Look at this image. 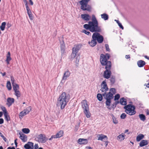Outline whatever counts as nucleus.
I'll return each mask as SVG.
<instances>
[{"mask_svg": "<svg viewBox=\"0 0 149 149\" xmlns=\"http://www.w3.org/2000/svg\"><path fill=\"white\" fill-rule=\"evenodd\" d=\"M84 27L92 32H100L101 31L100 27L98 26V22L94 15H92V21H89L88 24L84 25Z\"/></svg>", "mask_w": 149, "mask_h": 149, "instance_id": "f257e3e1", "label": "nucleus"}, {"mask_svg": "<svg viewBox=\"0 0 149 149\" xmlns=\"http://www.w3.org/2000/svg\"><path fill=\"white\" fill-rule=\"evenodd\" d=\"M70 96L65 92L63 93L57 99L56 105L60 107L61 109H63L70 100Z\"/></svg>", "mask_w": 149, "mask_h": 149, "instance_id": "f03ea898", "label": "nucleus"}, {"mask_svg": "<svg viewBox=\"0 0 149 149\" xmlns=\"http://www.w3.org/2000/svg\"><path fill=\"white\" fill-rule=\"evenodd\" d=\"M125 110V112L127 114L130 116H132L134 115L136 113L135 111V107L134 106L129 104L124 107Z\"/></svg>", "mask_w": 149, "mask_h": 149, "instance_id": "7ed1b4c3", "label": "nucleus"}, {"mask_svg": "<svg viewBox=\"0 0 149 149\" xmlns=\"http://www.w3.org/2000/svg\"><path fill=\"white\" fill-rule=\"evenodd\" d=\"M90 0H81L80 1L81 5V8L83 10H87L90 11L91 10V7L87 4Z\"/></svg>", "mask_w": 149, "mask_h": 149, "instance_id": "20e7f679", "label": "nucleus"}, {"mask_svg": "<svg viewBox=\"0 0 149 149\" xmlns=\"http://www.w3.org/2000/svg\"><path fill=\"white\" fill-rule=\"evenodd\" d=\"M35 139L36 141L41 143H45L48 140L45 135L42 134L36 135Z\"/></svg>", "mask_w": 149, "mask_h": 149, "instance_id": "39448f33", "label": "nucleus"}, {"mask_svg": "<svg viewBox=\"0 0 149 149\" xmlns=\"http://www.w3.org/2000/svg\"><path fill=\"white\" fill-rule=\"evenodd\" d=\"M111 67V62H108L107 63V66H106L105 67L106 70L104 72L103 77L104 78L108 79L110 77L111 74V72L110 70Z\"/></svg>", "mask_w": 149, "mask_h": 149, "instance_id": "423d86ee", "label": "nucleus"}, {"mask_svg": "<svg viewBox=\"0 0 149 149\" xmlns=\"http://www.w3.org/2000/svg\"><path fill=\"white\" fill-rule=\"evenodd\" d=\"M109 58V55L108 54H106V55L103 54H101L100 56V61L102 65L107 66V63L108 62H111L110 61H107V59Z\"/></svg>", "mask_w": 149, "mask_h": 149, "instance_id": "0eeeda50", "label": "nucleus"}, {"mask_svg": "<svg viewBox=\"0 0 149 149\" xmlns=\"http://www.w3.org/2000/svg\"><path fill=\"white\" fill-rule=\"evenodd\" d=\"M92 39H95V40H97L99 43H102L103 41V38L98 33H94L92 36Z\"/></svg>", "mask_w": 149, "mask_h": 149, "instance_id": "6e6552de", "label": "nucleus"}, {"mask_svg": "<svg viewBox=\"0 0 149 149\" xmlns=\"http://www.w3.org/2000/svg\"><path fill=\"white\" fill-rule=\"evenodd\" d=\"M102 88L100 90L102 92L106 93L108 90V88L107 87V85L105 81H104L102 84Z\"/></svg>", "mask_w": 149, "mask_h": 149, "instance_id": "1a4fd4ad", "label": "nucleus"}, {"mask_svg": "<svg viewBox=\"0 0 149 149\" xmlns=\"http://www.w3.org/2000/svg\"><path fill=\"white\" fill-rule=\"evenodd\" d=\"M102 95L104 97V98L106 100H111L113 98V94L109 92L107 94H106V93H104L102 94Z\"/></svg>", "mask_w": 149, "mask_h": 149, "instance_id": "9d476101", "label": "nucleus"}, {"mask_svg": "<svg viewBox=\"0 0 149 149\" xmlns=\"http://www.w3.org/2000/svg\"><path fill=\"white\" fill-rule=\"evenodd\" d=\"M70 74V73L69 71L68 70H67L64 74L61 82L62 83H64L65 81L69 77Z\"/></svg>", "mask_w": 149, "mask_h": 149, "instance_id": "9b49d317", "label": "nucleus"}, {"mask_svg": "<svg viewBox=\"0 0 149 149\" xmlns=\"http://www.w3.org/2000/svg\"><path fill=\"white\" fill-rule=\"evenodd\" d=\"M97 140L101 141H104V140L106 139V141L107 140L108 138L107 136L103 134H98L97 135Z\"/></svg>", "mask_w": 149, "mask_h": 149, "instance_id": "f8f14e48", "label": "nucleus"}, {"mask_svg": "<svg viewBox=\"0 0 149 149\" xmlns=\"http://www.w3.org/2000/svg\"><path fill=\"white\" fill-rule=\"evenodd\" d=\"M24 147L26 149H33V143L29 142L24 145Z\"/></svg>", "mask_w": 149, "mask_h": 149, "instance_id": "ddd939ff", "label": "nucleus"}, {"mask_svg": "<svg viewBox=\"0 0 149 149\" xmlns=\"http://www.w3.org/2000/svg\"><path fill=\"white\" fill-rule=\"evenodd\" d=\"M82 107L85 110L89 109L88 105L87 104V101L86 100H84L81 102Z\"/></svg>", "mask_w": 149, "mask_h": 149, "instance_id": "4468645a", "label": "nucleus"}, {"mask_svg": "<svg viewBox=\"0 0 149 149\" xmlns=\"http://www.w3.org/2000/svg\"><path fill=\"white\" fill-rule=\"evenodd\" d=\"M88 141L87 139H79L78 141V143L79 144H85L88 143Z\"/></svg>", "mask_w": 149, "mask_h": 149, "instance_id": "2eb2a0df", "label": "nucleus"}, {"mask_svg": "<svg viewBox=\"0 0 149 149\" xmlns=\"http://www.w3.org/2000/svg\"><path fill=\"white\" fill-rule=\"evenodd\" d=\"M14 98L11 97H8L7 100V104L9 106H11L14 102Z\"/></svg>", "mask_w": 149, "mask_h": 149, "instance_id": "dca6fc26", "label": "nucleus"}, {"mask_svg": "<svg viewBox=\"0 0 149 149\" xmlns=\"http://www.w3.org/2000/svg\"><path fill=\"white\" fill-rule=\"evenodd\" d=\"M19 134L20 135L19 138L23 141L24 142L27 141V137L26 135L23 134H21L20 133H19Z\"/></svg>", "mask_w": 149, "mask_h": 149, "instance_id": "f3484780", "label": "nucleus"}, {"mask_svg": "<svg viewBox=\"0 0 149 149\" xmlns=\"http://www.w3.org/2000/svg\"><path fill=\"white\" fill-rule=\"evenodd\" d=\"M125 136V134L122 133L117 136V140L119 141H122L124 139Z\"/></svg>", "mask_w": 149, "mask_h": 149, "instance_id": "a211bd4d", "label": "nucleus"}, {"mask_svg": "<svg viewBox=\"0 0 149 149\" xmlns=\"http://www.w3.org/2000/svg\"><path fill=\"white\" fill-rule=\"evenodd\" d=\"M81 18L86 21L89 20L91 18V17L88 14H85L81 15Z\"/></svg>", "mask_w": 149, "mask_h": 149, "instance_id": "6ab92c4d", "label": "nucleus"}, {"mask_svg": "<svg viewBox=\"0 0 149 149\" xmlns=\"http://www.w3.org/2000/svg\"><path fill=\"white\" fill-rule=\"evenodd\" d=\"M64 132L63 130H60L58 132L56 135H54L56 138H59L63 136Z\"/></svg>", "mask_w": 149, "mask_h": 149, "instance_id": "aec40b11", "label": "nucleus"}, {"mask_svg": "<svg viewBox=\"0 0 149 149\" xmlns=\"http://www.w3.org/2000/svg\"><path fill=\"white\" fill-rule=\"evenodd\" d=\"M79 49L80 47L79 45H75L73 48L72 52L77 54L78 52Z\"/></svg>", "mask_w": 149, "mask_h": 149, "instance_id": "412c9836", "label": "nucleus"}, {"mask_svg": "<svg viewBox=\"0 0 149 149\" xmlns=\"http://www.w3.org/2000/svg\"><path fill=\"white\" fill-rule=\"evenodd\" d=\"M148 143V141L146 140H142L139 143V146L140 147H142L147 145Z\"/></svg>", "mask_w": 149, "mask_h": 149, "instance_id": "4be33fe9", "label": "nucleus"}, {"mask_svg": "<svg viewBox=\"0 0 149 149\" xmlns=\"http://www.w3.org/2000/svg\"><path fill=\"white\" fill-rule=\"evenodd\" d=\"M11 60L10 57V52H8L6 55V61L8 64H9L10 61Z\"/></svg>", "mask_w": 149, "mask_h": 149, "instance_id": "5701e85b", "label": "nucleus"}, {"mask_svg": "<svg viewBox=\"0 0 149 149\" xmlns=\"http://www.w3.org/2000/svg\"><path fill=\"white\" fill-rule=\"evenodd\" d=\"M137 63L138 66L139 67H142L145 64V61L141 60L138 61Z\"/></svg>", "mask_w": 149, "mask_h": 149, "instance_id": "b1692460", "label": "nucleus"}, {"mask_svg": "<svg viewBox=\"0 0 149 149\" xmlns=\"http://www.w3.org/2000/svg\"><path fill=\"white\" fill-rule=\"evenodd\" d=\"M88 43L91 47H93L95 45L97 42L95 39H93V40L91 42H89Z\"/></svg>", "mask_w": 149, "mask_h": 149, "instance_id": "393cba45", "label": "nucleus"}, {"mask_svg": "<svg viewBox=\"0 0 149 149\" xmlns=\"http://www.w3.org/2000/svg\"><path fill=\"white\" fill-rule=\"evenodd\" d=\"M144 136L142 134H140L136 137V140L137 141H139L144 138Z\"/></svg>", "mask_w": 149, "mask_h": 149, "instance_id": "a878e982", "label": "nucleus"}, {"mask_svg": "<svg viewBox=\"0 0 149 149\" xmlns=\"http://www.w3.org/2000/svg\"><path fill=\"white\" fill-rule=\"evenodd\" d=\"M101 16L102 18L104 19V20H107L109 18L108 15L106 13H104L102 14H101Z\"/></svg>", "mask_w": 149, "mask_h": 149, "instance_id": "bb28decb", "label": "nucleus"}, {"mask_svg": "<svg viewBox=\"0 0 149 149\" xmlns=\"http://www.w3.org/2000/svg\"><path fill=\"white\" fill-rule=\"evenodd\" d=\"M61 51L62 54H63L65 52V45L63 42L61 45Z\"/></svg>", "mask_w": 149, "mask_h": 149, "instance_id": "cd10ccee", "label": "nucleus"}, {"mask_svg": "<svg viewBox=\"0 0 149 149\" xmlns=\"http://www.w3.org/2000/svg\"><path fill=\"white\" fill-rule=\"evenodd\" d=\"M84 112L86 117L87 118H89L90 117L91 114L89 111V109H86V110H84Z\"/></svg>", "mask_w": 149, "mask_h": 149, "instance_id": "c85d7f7f", "label": "nucleus"}, {"mask_svg": "<svg viewBox=\"0 0 149 149\" xmlns=\"http://www.w3.org/2000/svg\"><path fill=\"white\" fill-rule=\"evenodd\" d=\"M26 114H27L26 112L23 110L20 113L19 115V118L20 119H21Z\"/></svg>", "mask_w": 149, "mask_h": 149, "instance_id": "c756f323", "label": "nucleus"}, {"mask_svg": "<svg viewBox=\"0 0 149 149\" xmlns=\"http://www.w3.org/2000/svg\"><path fill=\"white\" fill-rule=\"evenodd\" d=\"M120 103L123 105H125L127 104L126 100L123 97L121 98L120 100Z\"/></svg>", "mask_w": 149, "mask_h": 149, "instance_id": "7c9ffc66", "label": "nucleus"}, {"mask_svg": "<svg viewBox=\"0 0 149 149\" xmlns=\"http://www.w3.org/2000/svg\"><path fill=\"white\" fill-rule=\"evenodd\" d=\"M13 86L14 91L19 90V85L17 84H13Z\"/></svg>", "mask_w": 149, "mask_h": 149, "instance_id": "2f4dec72", "label": "nucleus"}, {"mask_svg": "<svg viewBox=\"0 0 149 149\" xmlns=\"http://www.w3.org/2000/svg\"><path fill=\"white\" fill-rule=\"evenodd\" d=\"M139 117L140 120L143 121H144L146 120V117L143 114H140L139 115Z\"/></svg>", "mask_w": 149, "mask_h": 149, "instance_id": "473e14b6", "label": "nucleus"}, {"mask_svg": "<svg viewBox=\"0 0 149 149\" xmlns=\"http://www.w3.org/2000/svg\"><path fill=\"white\" fill-rule=\"evenodd\" d=\"M31 106H29L26 109L24 110V111L27 114L31 111Z\"/></svg>", "mask_w": 149, "mask_h": 149, "instance_id": "72a5a7b5", "label": "nucleus"}, {"mask_svg": "<svg viewBox=\"0 0 149 149\" xmlns=\"http://www.w3.org/2000/svg\"><path fill=\"white\" fill-rule=\"evenodd\" d=\"M22 132L24 133L27 134L30 132V130L28 128H24L22 129Z\"/></svg>", "mask_w": 149, "mask_h": 149, "instance_id": "f704fd0d", "label": "nucleus"}, {"mask_svg": "<svg viewBox=\"0 0 149 149\" xmlns=\"http://www.w3.org/2000/svg\"><path fill=\"white\" fill-rule=\"evenodd\" d=\"M107 100L106 102V105L107 106H108V107H107V108L109 109H111V108L109 107V106H110V105L111 100Z\"/></svg>", "mask_w": 149, "mask_h": 149, "instance_id": "c9c22d12", "label": "nucleus"}, {"mask_svg": "<svg viewBox=\"0 0 149 149\" xmlns=\"http://www.w3.org/2000/svg\"><path fill=\"white\" fill-rule=\"evenodd\" d=\"M6 25V23L5 22H3L2 23L0 27V29L2 31L4 30L5 26Z\"/></svg>", "mask_w": 149, "mask_h": 149, "instance_id": "e433bc0d", "label": "nucleus"}, {"mask_svg": "<svg viewBox=\"0 0 149 149\" xmlns=\"http://www.w3.org/2000/svg\"><path fill=\"white\" fill-rule=\"evenodd\" d=\"M15 94L17 97H19L21 96V93L19 90L15 91Z\"/></svg>", "mask_w": 149, "mask_h": 149, "instance_id": "4c0bfd02", "label": "nucleus"}, {"mask_svg": "<svg viewBox=\"0 0 149 149\" xmlns=\"http://www.w3.org/2000/svg\"><path fill=\"white\" fill-rule=\"evenodd\" d=\"M77 56V54L75 53H74L73 52H72V53L71 54L70 58L71 60H73L76 56Z\"/></svg>", "mask_w": 149, "mask_h": 149, "instance_id": "58836bf2", "label": "nucleus"}, {"mask_svg": "<svg viewBox=\"0 0 149 149\" xmlns=\"http://www.w3.org/2000/svg\"><path fill=\"white\" fill-rule=\"evenodd\" d=\"M6 87L9 90H10L11 89V83L10 81H8L7 83Z\"/></svg>", "mask_w": 149, "mask_h": 149, "instance_id": "ea45409f", "label": "nucleus"}, {"mask_svg": "<svg viewBox=\"0 0 149 149\" xmlns=\"http://www.w3.org/2000/svg\"><path fill=\"white\" fill-rule=\"evenodd\" d=\"M97 99L100 101H101L102 99V96L100 94L98 93L97 94Z\"/></svg>", "mask_w": 149, "mask_h": 149, "instance_id": "a19ab883", "label": "nucleus"}, {"mask_svg": "<svg viewBox=\"0 0 149 149\" xmlns=\"http://www.w3.org/2000/svg\"><path fill=\"white\" fill-rule=\"evenodd\" d=\"M4 115L5 119H6L7 121L10 120V117L8 116L7 112H6V111L5 112V113H4Z\"/></svg>", "mask_w": 149, "mask_h": 149, "instance_id": "79ce46f5", "label": "nucleus"}, {"mask_svg": "<svg viewBox=\"0 0 149 149\" xmlns=\"http://www.w3.org/2000/svg\"><path fill=\"white\" fill-rule=\"evenodd\" d=\"M112 119L113 120V122L114 124H117L118 123V121L114 116H113Z\"/></svg>", "mask_w": 149, "mask_h": 149, "instance_id": "37998d69", "label": "nucleus"}, {"mask_svg": "<svg viewBox=\"0 0 149 149\" xmlns=\"http://www.w3.org/2000/svg\"><path fill=\"white\" fill-rule=\"evenodd\" d=\"M110 92L113 95L116 93V90L114 88H111L110 89Z\"/></svg>", "mask_w": 149, "mask_h": 149, "instance_id": "c03bdc74", "label": "nucleus"}, {"mask_svg": "<svg viewBox=\"0 0 149 149\" xmlns=\"http://www.w3.org/2000/svg\"><path fill=\"white\" fill-rule=\"evenodd\" d=\"M25 6H26V10L27 11V13H29L30 12H31V11L30 10L29 7L27 3H26L25 4Z\"/></svg>", "mask_w": 149, "mask_h": 149, "instance_id": "a18cd8bd", "label": "nucleus"}, {"mask_svg": "<svg viewBox=\"0 0 149 149\" xmlns=\"http://www.w3.org/2000/svg\"><path fill=\"white\" fill-rule=\"evenodd\" d=\"M120 97V95L118 94H117L114 97V100H118Z\"/></svg>", "mask_w": 149, "mask_h": 149, "instance_id": "49530a36", "label": "nucleus"}, {"mask_svg": "<svg viewBox=\"0 0 149 149\" xmlns=\"http://www.w3.org/2000/svg\"><path fill=\"white\" fill-rule=\"evenodd\" d=\"M27 13L29 15V17L30 19L32 20L33 19V16H32V14L31 12H30L29 13Z\"/></svg>", "mask_w": 149, "mask_h": 149, "instance_id": "de8ad7c7", "label": "nucleus"}, {"mask_svg": "<svg viewBox=\"0 0 149 149\" xmlns=\"http://www.w3.org/2000/svg\"><path fill=\"white\" fill-rule=\"evenodd\" d=\"M126 116V114L125 113H123L120 116V118L121 119H125Z\"/></svg>", "mask_w": 149, "mask_h": 149, "instance_id": "09e8293b", "label": "nucleus"}, {"mask_svg": "<svg viewBox=\"0 0 149 149\" xmlns=\"http://www.w3.org/2000/svg\"><path fill=\"white\" fill-rule=\"evenodd\" d=\"M82 32L87 35H89L90 33V32L88 31L85 30H82Z\"/></svg>", "mask_w": 149, "mask_h": 149, "instance_id": "8fccbe9b", "label": "nucleus"}, {"mask_svg": "<svg viewBox=\"0 0 149 149\" xmlns=\"http://www.w3.org/2000/svg\"><path fill=\"white\" fill-rule=\"evenodd\" d=\"M79 59L80 58L79 57H78V56H77L76 58L75 63L78 64L79 61Z\"/></svg>", "mask_w": 149, "mask_h": 149, "instance_id": "3c124183", "label": "nucleus"}, {"mask_svg": "<svg viewBox=\"0 0 149 149\" xmlns=\"http://www.w3.org/2000/svg\"><path fill=\"white\" fill-rule=\"evenodd\" d=\"M11 81L12 83V85H13V84H15L16 83H15V80L14 79V78L13 76L11 77Z\"/></svg>", "mask_w": 149, "mask_h": 149, "instance_id": "603ef678", "label": "nucleus"}, {"mask_svg": "<svg viewBox=\"0 0 149 149\" xmlns=\"http://www.w3.org/2000/svg\"><path fill=\"white\" fill-rule=\"evenodd\" d=\"M105 46L107 51H109L110 49L109 48V45L108 44H106L105 45Z\"/></svg>", "mask_w": 149, "mask_h": 149, "instance_id": "864d4df0", "label": "nucleus"}, {"mask_svg": "<svg viewBox=\"0 0 149 149\" xmlns=\"http://www.w3.org/2000/svg\"><path fill=\"white\" fill-rule=\"evenodd\" d=\"M110 81L112 84H114L115 82V79L113 78H111L110 79Z\"/></svg>", "mask_w": 149, "mask_h": 149, "instance_id": "5fc2aeb1", "label": "nucleus"}, {"mask_svg": "<svg viewBox=\"0 0 149 149\" xmlns=\"http://www.w3.org/2000/svg\"><path fill=\"white\" fill-rule=\"evenodd\" d=\"M38 144H35L34 146V149H38Z\"/></svg>", "mask_w": 149, "mask_h": 149, "instance_id": "6e6d98bb", "label": "nucleus"}, {"mask_svg": "<svg viewBox=\"0 0 149 149\" xmlns=\"http://www.w3.org/2000/svg\"><path fill=\"white\" fill-rule=\"evenodd\" d=\"M56 139L55 136L54 135H52L51 138L49 139V140H52L53 139Z\"/></svg>", "mask_w": 149, "mask_h": 149, "instance_id": "4d7b16f0", "label": "nucleus"}, {"mask_svg": "<svg viewBox=\"0 0 149 149\" xmlns=\"http://www.w3.org/2000/svg\"><path fill=\"white\" fill-rule=\"evenodd\" d=\"M118 24L120 28H121L122 29H124L123 27V26L122 25L121 23H118Z\"/></svg>", "mask_w": 149, "mask_h": 149, "instance_id": "13d9d810", "label": "nucleus"}, {"mask_svg": "<svg viewBox=\"0 0 149 149\" xmlns=\"http://www.w3.org/2000/svg\"><path fill=\"white\" fill-rule=\"evenodd\" d=\"M1 137H2L3 139L5 141L7 142V139L3 135L2 136H1Z\"/></svg>", "mask_w": 149, "mask_h": 149, "instance_id": "bf43d9fd", "label": "nucleus"}, {"mask_svg": "<svg viewBox=\"0 0 149 149\" xmlns=\"http://www.w3.org/2000/svg\"><path fill=\"white\" fill-rule=\"evenodd\" d=\"M3 123V120L2 118H0V124H2Z\"/></svg>", "mask_w": 149, "mask_h": 149, "instance_id": "052dcab7", "label": "nucleus"}, {"mask_svg": "<svg viewBox=\"0 0 149 149\" xmlns=\"http://www.w3.org/2000/svg\"><path fill=\"white\" fill-rule=\"evenodd\" d=\"M144 85L145 86H146L147 88H149V82H148L147 84H145Z\"/></svg>", "mask_w": 149, "mask_h": 149, "instance_id": "680f3d73", "label": "nucleus"}, {"mask_svg": "<svg viewBox=\"0 0 149 149\" xmlns=\"http://www.w3.org/2000/svg\"><path fill=\"white\" fill-rule=\"evenodd\" d=\"M17 139H16L15 140V141H14L15 143V144L16 147L17 146V143L16 142V141H17Z\"/></svg>", "mask_w": 149, "mask_h": 149, "instance_id": "e2e57ef3", "label": "nucleus"}, {"mask_svg": "<svg viewBox=\"0 0 149 149\" xmlns=\"http://www.w3.org/2000/svg\"><path fill=\"white\" fill-rule=\"evenodd\" d=\"M29 2L31 5H32L33 4V3L31 0H29Z\"/></svg>", "mask_w": 149, "mask_h": 149, "instance_id": "0e129e2a", "label": "nucleus"}, {"mask_svg": "<svg viewBox=\"0 0 149 149\" xmlns=\"http://www.w3.org/2000/svg\"><path fill=\"white\" fill-rule=\"evenodd\" d=\"M7 149H15V148L14 147H9L7 148Z\"/></svg>", "mask_w": 149, "mask_h": 149, "instance_id": "69168bd1", "label": "nucleus"}, {"mask_svg": "<svg viewBox=\"0 0 149 149\" xmlns=\"http://www.w3.org/2000/svg\"><path fill=\"white\" fill-rule=\"evenodd\" d=\"M130 58L129 55H126L125 56V58L127 59L129 58Z\"/></svg>", "mask_w": 149, "mask_h": 149, "instance_id": "338daca9", "label": "nucleus"}, {"mask_svg": "<svg viewBox=\"0 0 149 149\" xmlns=\"http://www.w3.org/2000/svg\"><path fill=\"white\" fill-rule=\"evenodd\" d=\"M86 148V149H92V148L90 146H87Z\"/></svg>", "mask_w": 149, "mask_h": 149, "instance_id": "774afa93", "label": "nucleus"}]
</instances>
